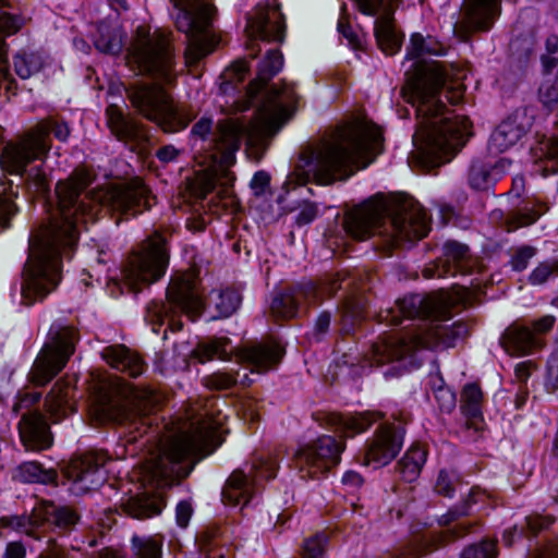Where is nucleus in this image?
Instances as JSON below:
<instances>
[{
    "label": "nucleus",
    "instance_id": "nucleus-12",
    "mask_svg": "<svg viewBox=\"0 0 558 558\" xmlns=\"http://www.w3.org/2000/svg\"><path fill=\"white\" fill-rule=\"evenodd\" d=\"M126 94L132 106L166 133L179 132L190 123V118L173 106L170 96L157 84L133 85Z\"/></svg>",
    "mask_w": 558,
    "mask_h": 558
},
{
    "label": "nucleus",
    "instance_id": "nucleus-49",
    "mask_svg": "<svg viewBox=\"0 0 558 558\" xmlns=\"http://www.w3.org/2000/svg\"><path fill=\"white\" fill-rule=\"evenodd\" d=\"M539 171L544 177L558 172V136L546 144L545 160L539 166Z\"/></svg>",
    "mask_w": 558,
    "mask_h": 558
},
{
    "label": "nucleus",
    "instance_id": "nucleus-9",
    "mask_svg": "<svg viewBox=\"0 0 558 558\" xmlns=\"http://www.w3.org/2000/svg\"><path fill=\"white\" fill-rule=\"evenodd\" d=\"M168 303L151 301L146 307V320L151 325L153 331L158 333L159 327L168 322L172 331L182 329V323L174 317L175 310H180L192 320H195L203 311V302L196 289V279L192 274L174 277L167 290Z\"/></svg>",
    "mask_w": 558,
    "mask_h": 558
},
{
    "label": "nucleus",
    "instance_id": "nucleus-5",
    "mask_svg": "<svg viewBox=\"0 0 558 558\" xmlns=\"http://www.w3.org/2000/svg\"><path fill=\"white\" fill-rule=\"evenodd\" d=\"M344 229L356 240L383 238L389 248L423 239L429 231L424 208L412 196H375L350 210Z\"/></svg>",
    "mask_w": 558,
    "mask_h": 558
},
{
    "label": "nucleus",
    "instance_id": "nucleus-2",
    "mask_svg": "<svg viewBox=\"0 0 558 558\" xmlns=\"http://www.w3.org/2000/svg\"><path fill=\"white\" fill-rule=\"evenodd\" d=\"M446 82L445 68L438 62H417L403 88V97L416 111L413 141L422 154L449 160L471 136L472 124L464 116L450 117L439 98Z\"/></svg>",
    "mask_w": 558,
    "mask_h": 558
},
{
    "label": "nucleus",
    "instance_id": "nucleus-63",
    "mask_svg": "<svg viewBox=\"0 0 558 558\" xmlns=\"http://www.w3.org/2000/svg\"><path fill=\"white\" fill-rule=\"evenodd\" d=\"M270 182V177L265 171H258L254 174L251 181V187L254 191V194L259 196L263 195Z\"/></svg>",
    "mask_w": 558,
    "mask_h": 558
},
{
    "label": "nucleus",
    "instance_id": "nucleus-4",
    "mask_svg": "<svg viewBox=\"0 0 558 558\" xmlns=\"http://www.w3.org/2000/svg\"><path fill=\"white\" fill-rule=\"evenodd\" d=\"M296 101L294 85L282 83L281 86H274L268 92L256 118L250 123L238 119H227L218 123L210 157L218 165L225 179L218 192L223 207L233 206L235 203L228 186L232 181L228 168L234 162V154L240 148L242 138L246 137L250 145H259L266 138L274 136L288 120Z\"/></svg>",
    "mask_w": 558,
    "mask_h": 558
},
{
    "label": "nucleus",
    "instance_id": "nucleus-47",
    "mask_svg": "<svg viewBox=\"0 0 558 558\" xmlns=\"http://www.w3.org/2000/svg\"><path fill=\"white\" fill-rule=\"evenodd\" d=\"M488 167L481 162H474L470 168L469 182L473 189L485 190L492 184Z\"/></svg>",
    "mask_w": 558,
    "mask_h": 558
},
{
    "label": "nucleus",
    "instance_id": "nucleus-55",
    "mask_svg": "<svg viewBox=\"0 0 558 558\" xmlns=\"http://www.w3.org/2000/svg\"><path fill=\"white\" fill-rule=\"evenodd\" d=\"M434 397L444 412H450L456 407V395L448 388L439 386L434 389Z\"/></svg>",
    "mask_w": 558,
    "mask_h": 558
},
{
    "label": "nucleus",
    "instance_id": "nucleus-56",
    "mask_svg": "<svg viewBox=\"0 0 558 558\" xmlns=\"http://www.w3.org/2000/svg\"><path fill=\"white\" fill-rule=\"evenodd\" d=\"M535 254L536 248L533 246L525 245L518 248L511 259L513 269L518 271L524 270Z\"/></svg>",
    "mask_w": 558,
    "mask_h": 558
},
{
    "label": "nucleus",
    "instance_id": "nucleus-1",
    "mask_svg": "<svg viewBox=\"0 0 558 558\" xmlns=\"http://www.w3.org/2000/svg\"><path fill=\"white\" fill-rule=\"evenodd\" d=\"M88 184L89 174L85 170H77L66 181L57 184L59 217H53L32 242L22 286L24 304L41 301L60 282L62 258H71L80 223L96 219L97 210L90 206L92 202L112 213L136 216L149 209L154 201L140 179L102 186L80 199Z\"/></svg>",
    "mask_w": 558,
    "mask_h": 558
},
{
    "label": "nucleus",
    "instance_id": "nucleus-64",
    "mask_svg": "<svg viewBox=\"0 0 558 558\" xmlns=\"http://www.w3.org/2000/svg\"><path fill=\"white\" fill-rule=\"evenodd\" d=\"M192 513H193V509H192V506L190 502H187V501L179 502L177 506V510H175L177 523L181 527H186L190 522V519L192 517Z\"/></svg>",
    "mask_w": 558,
    "mask_h": 558
},
{
    "label": "nucleus",
    "instance_id": "nucleus-6",
    "mask_svg": "<svg viewBox=\"0 0 558 558\" xmlns=\"http://www.w3.org/2000/svg\"><path fill=\"white\" fill-rule=\"evenodd\" d=\"M219 424L209 420L190 423L179 432L163 437L142 466V481L156 488L169 487L187 476L181 462L196 453L213 451Z\"/></svg>",
    "mask_w": 558,
    "mask_h": 558
},
{
    "label": "nucleus",
    "instance_id": "nucleus-17",
    "mask_svg": "<svg viewBox=\"0 0 558 558\" xmlns=\"http://www.w3.org/2000/svg\"><path fill=\"white\" fill-rule=\"evenodd\" d=\"M500 0H464L454 32L466 40L475 31H487L499 14Z\"/></svg>",
    "mask_w": 558,
    "mask_h": 558
},
{
    "label": "nucleus",
    "instance_id": "nucleus-35",
    "mask_svg": "<svg viewBox=\"0 0 558 558\" xmlns=\"http://www.w3.org/2000/svg\"><path fill=\"white\" fill-rule=\"evenodd\" d=\"M283 64L282 54L278 50H270L259 64L258 76L248 86V95L253 98L265 86L266 82L277 74Z\"/></svg>",
    "mask_w": 558,
    "mask_h": 558
},
{
    "label": "nucleus",
    "instance_id": "nucleus-52",
    "mask_svg": "<svg viewBox=\"0 0 558 558\" xmlns=\"http://www.w3.org/2000/svg\"><path fill=\"white\" fill-rule=\"evenodd\" d=\"M98 50L106 53H118L122 47V40L117 34H100L95 40Z\"/></svg>",
    "mask_w": 558,
    "mask_h": 558
},
{
    "label": "nucleus",
    "instance_id": "nucleus-58",
    "mask_svg": "<svg viewBox=\"0 0 558 558\" xmlns=\"http://www.w3.org/2000/svg\"><path fill=\"white\" fill-rule=\"evenodd\" d=\"M546 388L549 392H555L558 389V350L548 361Z\"/></svg>",
    "mask_w": 558,
    "mask_h": 558
},
{
    "label": "nucleus",
    "instance_id": "nucleus-25",
    "mask_svg": "<svg viewBox=\"0 0 558 558\" xmlns=\"http://www.w3.org/2000/svg\"><path fill=\"white\" fill-rule=\"evenodd\" d=\"M101 356L112 368L125 373L130 377H137L145 369V364L138 354L124 345L107 347L104 349Z\"/></svg>",
    "mask_w": 558,
    "mask_h": 558
},
{
    "label": "nucleus",
    "instance_id": "nucleus-43",
    "mask_svg": "<svg viewBox=\"0 0 558 558\" xmlns=\"http://www.w3.org/2000/svg\"><path fill=\"white\" fill-rule=\"evenodd\" d=\"M483 392L476 384H469L463 388L461 409L465 415L476 418L481 415Z\"/></svg>",
    "mask_w": 558,
    "mask_h": 558
},
{
    "label": "nucleus",
    "instance_id": "nucleus-21",
    "mask_svg": "<svg viewBox=\"0 0 558 558\" xmlns=\"http://www.w3.org/2000/svg\"><path fill=\"white\" fill-rule=\"evenodd\" d=\"M100 466L99 458L93 453L73 458L64 469L71 490L83 495L98 488L105 481Z\"/></svg>",
    "mask_w": 558,
    "mask_h": 558
},
{
    "label": "nucleus",
    "instance_id": "nucleus-62",
    "mask_svg": "<svg viewBox=\"0 0 558 558\" xmlns=\"http://www.w3.org/2000/svg\"><path fill=\"white\" fill-rule=\"evenodd\" d=\"M338 29L348 39V43L352 48L357 49L361 47V38L353 32L345 17H341L339 20Z\"/></svg>",
    "mask_w": 558,
    "mask_h": 558
},
{
    "label": "nucleus",
    "instance_id": "nucleus-53",
    "mask_svg": "<svg viewBox=\"0 0 558 558\" xmlns=\"http://www.w3.org/2000/svg\"><path fill=\"white\" fill-rule=\"evenodd\" d=\"M205 385L210 389L223 390L232 387L236 378L228 373H215L204 378Z\"/></svg>",
    "mask_w": 558,
    "mask_h": 558
},
{
    "label": "nucleus",
    "instance_id": "nucleus-31",
    "mask_svg": "<svg viewBox=\"0 0 558 558\" xmlns=\"http://www.w3.org/2000/svg\"><path fill=\"white\" fill-rule=\"evenodd\" d=\"M240 293L231 288L214 290L209 294L207 308L213 319L231 316L241 304Z\"/></svg>",
    "mask_w": 558,
    "mask_h": 558
},
{
    "label": "nucleus",
    "instance_id": "nucleus-22",
    "mask_svg": "<svg viewBox=\"0 0 558 558\" xmlns=\"http://www.w3.org/2000/svg\"><path fill=\"white\" fill-rule=\"evenodd\" d=\"M9 7V0H0V90L4 88L7 93H15V80L9 72L8 65V46L4 38L17 33L25 20L5 9Z\"/></svg>",
    "mask_w": 558,
    "mask_h": 558
},
{
    "label": "nucleus",
    "instance_id": "nucleus-36",
    "mask_svg": "<svg viewBox=\"0 0 558 558\" xmlns=\"http://www.w3.org/2000/svg\"><path fill=\"white\" fill-rule=\"evenodd\" d=\"M375 37L380 50L387 54H393L400 48V40L395 33L392 19L389 14H385L376 21Z\"/></svg>",
    "mask_w": 558,
    "mask_h": 558
},
{
    "label": "nucleus",
    "instance_id": "nucleus-48",
    "mask_svg": "<svg viewBox=\"0 0 558 558\" xmlns=\"http://www.w3.org/2000/svg\"><path fill=\"white\" fill-rule=\"evenodd\" d=\"M218 181L217 170H207L196 177L194 183V194L198 198H206V196L215 189Z\"/></svg>",
    "mask_w": 558,
    "mask_h": 558
},
{
    "label": "nucleus",
    "instance_id": "nucleus-42",
    "mask_svg": "<svg viewBox=\"0 0 558 558\" xmlns=\"http://www.w3.org/2000/svg\"><path fill=\"white\" fill-rule=\"evenodd\" d=\"M162 544L155 537L137 536L131 538L133 558H161Z\"/></svg>",
    "mask_w": 558,
    "mask_h": 558
},
{
    "label": "nucleus",
    "instance_id": "nucleus-46",
    "mask_svg": "<svg viewBox=\"0 0 558 558\" xmlns=\"http://www.w3.org/2000/svg\"><path fill=\"white\" fill-rule=\"evenodd\" d=\"M558 275V259L539 263L530 274L529 281L538 286L545 283L549 278Z\"/></svg>",
    "mask_w": 558,
    "mask_h": 558
},
{
    "label": "nucleus",
    "instance_id": "nucleus-51",
    "mask_svg": "<svg viewBox=\"0 0 558 558\" xmlns=\"http://www.w3.org/2000/svg\"><path fill=\"white\" fill-rule=\"evenodd\" d=\"M496 542L488 541L466 548L461 558H496Z\"/></svg>",
    "mask_w": 558,
    "mask_h": 558
},
{
    "label": "nucleus",
    "instance_id": "nucleus-16",
    "mask_svg": "<svg viewBox=\"0 0 558 558\" xmlns=\"http://www.w3.org/2000/svg\"><path fill=\"white\" fill-rule=\"evenodd\" d=\"M131 400L121 405L113 402L104 403L99 408L102 420L119 423H133L136 416H146L160 403L161 397L148 388H131Z\"/></svg>",
    "mask_w": 558,
    "mask_h": 558
},
{
    "label": "nucleus",
    "instance_id": "nucleus-38",
    "mask_svg": "<svg viewBox=\"0 0 558 558\" xmlns=\"http://www.w3.org/2000/svg\"><path fill=\"white\" fill-rule=\"evenodd\" d=\"M445 52L444 45L432 36H423L415 33L411 36L410 44L407 47V56L410 59H420L429 54H442Z\"/></svg>",
    "mask_w": 558,
    "mask_h": 558
},
{
    "label": "nucleus",
    "instance_id": "nucleus-59",
    "mask_svg": "<svg viewBox=\"0 0 558 558\" xmlns=\"http://www.w3.org/2000/svg\"><path fill=\"white\" fill-rule=\"evenodd\" d=\"M554 523V518L549 515H541V514H531L526 518V526L532 534H536L545 529H547L550 524Z\"/></svg>",
    "mask_w": 558,
    "mask_h": 558
},
{
    "label": "nucleus",
    "instance_id": "nucleus-20",
    "mask_svg": "<svg viewBox=\"0 0 558 558\" xmlns=\"http://www.w3.org/2000/svg\"><path fill=\"white\" fill-rule=\"evenodd\" d=\"M343 444L331 436H322L315 442L307 445L299 453V462L307 466L311 476H316L337 465Z\"/></svg>",
    "mask_w": 558,
    "mask_h": 558
},
{
    "label": "nucleus",
    "instance_id": "nucleus-27",
    "mask_svg": "<svg viewBox=\"0 0 558 558\" xmlns=\"http://www.w3.org/2000/svg\"><path fill=\"white\" fill-rule=\"evenodd\" d=\"M45 409L52 423H59L74 412L69 383L59 380L53 385L45 399Z\"/></svg>",
    "mask_w": 558,
    "mask_h": 558
},
{
    "label": "nucleus",
    "instance_id": "nucleus-24",
    "mask_svg": "<svg viewBox=\"0 0 558 558\" xmlns=\"http://www.w3.org/2000/svg\"><path fill=\"white\" fill-rule=\"evenodd\" d=\"M283 354L282 348L274 341L257 343L242 349L241 356L259 373L274 368Z\"/></svg>",
    "mask_w": 558,
    "mask_h": 558
},
{
    "label": "nucleus",
    "instance_id": "nucleus-3",
    "mask_svg": "<svg viewBox=\"0 0 558 558\" xmlns=\"http://www.w3.org/2000/svg\"><path fill=\"white\" fill-rule=\"evenodd\" d=\"M383 132L367 122H353L338 128L332 135L312 149L303 151L295 169L299 183L313 178L319 184L347 179L365 168L380 153Z\"/></svg>",
    "mask_w": 558,
    "mask_h": 558
},
{
    "label": "nucleus",
    "instance_id": "nucleus-13",
    "mask_svg": "<svg viewBox=\"0 0 558 558\" xmlns=\"http://www.w3.org/2000/svg\"><path fill=\"white\" fill-rule=\"evenodd\" d=\"M169 254L163 236L155 232L142 242L129 257L123 270L126 284L137 291L141 284H150L166 272Z\"/></svg>",
    "mask_w": 558,
    "mask_h": 558
},
{
    "label": "nucleus",
    "instance_id": "nucleus-40",
    "mask_svg": "<svg viewBox=\"0 0 558 558\" xmlns=\"http://www.w3.org/2000/svg\"><path fill=\"white\" fill-rule=\"evenodd\" d=\"M44 64V57L37 51L24 50L14 57V70L22 80L29 78L40 72Z\"/></svg>",
    "mask_w": 558,
    "mask_h": 558
},
{
    "label": "nucleus",
    "instance_id": "nucleus-7",
    "mask_svg": "<svg viewBox=\"0 0 558 558\" xmlns=\"http://www.w3.org/2000/svg\"><path fill=\"white\" fill-rule=\"evenodd\" d=\"M446 312L442 305L438 317L424 319L411 329L385 340L376 349L381 355L380 362L400 360L418 349L453 347L456 340L466 333V327L463 323L442 324Z\"/></svg>",
    "mask_w": 558,
    "mask_h": 558
},
{
    "label": "nucleus",
    "instance_id": "nucleus-50",
    "mask_svg": "<svg viewBox=\"0 0 558 558\" xmlns=\"http://www.w3.org/2000/svg\"><path fill=\"white\" fill-rule=\"evenodd\" d=\"M227 339H217L198 347L197 354L202 362L214 357L221 359L226 353Z\"/></svg>",
    "mask_w": 558,
    "mask_h": 558
},
{
    "label": "nucleus",
    "instance_id": "nucleus-23",
    "mask_svg": "<svg viewBox=\"0 0 558 558\" xmlns=\"http://www.w3.org/2000/svg\"><path fill=\"white\" fill-rule=\"evenodd\" d=\"M19 433L23 446L28 451H41L52 444L49 426L39 412L24 413L19 423Z\"/></svg>",
    "mask_w": 558,
    "mask_h": 558
},
{
    "label": "nucleus",
    "instance_id": "nucleus-44",
    "mask_svg": "<svg viewBox=\"0 0 558 558\" xmlns=\"http://www.w3.org/2000/svg\"><path fill=\"white\" fill-rule=\"evenodd\" d=\"M57 476L53 471H45L37 462L22 463L16 470V477L22 482H41L52 481Z\"/></svg>",
    "mask_w": 558,
    "mask_h": 558
},
{
    "label": "nucleus",
    "instance_id": "nucleus-33",
    "mask_svg": "<svg viewBox=\"0 0 558 558\" xmlns=\"http://www.w3.org/2000/svg\"><path fill=\"white\" fill-rule=\"evenodd\" d=\"M106 116L108 126L119 140H133L140 135L137 123L125 118L118 106L110 105L106 110Z\"/></svg>",
    "mask_w": 558,
    "mask_h": 558
},
{
    "label": "nucleus",
    "instance_id": "nucleus-60",
    "mask_svg": "<svg viewBox=\"0 0 558 558\" xmlns=\"http://www.w3.org/2000/svg\"><path fill=\"white\" fill-rule=\"evenodd\" d=\"M438 494L450 497L454 490L453 477L446 471H440L435 484Z\"/></svg>",
    "mask_w": 558,
    "mask_h": 558
},
{
    "label": "nucleus",
    "instance_id": "nucleus-34",
    "mask_svg": "<svg viewBox=\"0 0 558 558\" xmlns=\"http://www.w3.org/2000/svg\"><path fill=\"white\" fill-rule=\"evenodd\" d=\"M376 420L375 415L371 413L356 415L332 414L330 416V424L336 427V430L352 437L366 430Z\"/></svg>",
    "mask_w": 558,
    "mask_h": 558
},
{
    "label": "nucleus",
    "instance_id": "nucleus-32",
    "mask_svg": "<svg viewBox=\"0 0 558 558\" xmlns=\"http://www.w3.org/2000/svg\"><path fill=\"white\" fill-rule=\"evenodd\" d=\"M39 515L45 521L60 530H70L80 520L78 513L69 506H57L52 502H45L38 509Z\"/></svg>",
    "mask_w": 558,
    "mask_h": 558
},
{
    "label": "nucleus",
    "instance_id": "nucleus-14",
    "mask_svg": "<svg viewBox=\"0 0 558 558\" xmlns=\"http://www.w3.org/2000/svg\"><path fill=\"white\" fill-rule=\"evenodd\" d=\"M76 330L70 326H58L50 330V341L38 353L28 380L35 386H45L65 366L74 353Z\"/></svg>",
    "mask_w": 558,
    "mask_h": 558
},
{
    "label": "nucleus",
    "instance_id": "nucleus-18",
    "mask_svg": "<svg viewBox=\"0 0 558 558\" xmlns=\"http://www.w3.org/2000/svg\"><path fill=\"white\" fill-rule=\"evenodd\" d=\"M245 32L250 38L281 41L286 24L279 5L258 4L247 15Z\"/></svg>",
    "mask_w": 558,
    "mask_h": 558
},
{
    "label": "nucleus",
    "instance_id": "nucleus-30",
    "mask_svg": "<svg viewBox=\"0 0 558 558\" xmlns=\"http://www.w3.org/2000/svg\"><path fill=\"white\" fill-rule=\"evenodd\" d=\"M502 348L511 355L530 354L537 345L532 331L526 327L510 326L501 337Z\"/></svg>",
    "mask_w": 558,
    "mask_h": 558
},
{
    "label": "nucleus",
    "instance_id": "nucleus-19",
    "mask_svg": "<svg viewBox=\"0 0 558 558\" xmlns=\"http://www.w3.org/2000/svg\"><path fill=\"white\" fill-rule=\"evenodd\" d=\"M403 445V430L395 425H383L375 433L364 456L363 463L375 469L389 464Z\"/></svg>",
    "mask_w": 558,
    "mask_h": 558
},
{
    "label": "nucleus",
    "instance_id": "nucleus-28",
    "mask_svg": "<svg viewBox=\"0 0 558 558\" xmlns=\"http://www.w3.org/2000/svg\"><path fill=\"white\" fill-rule=\"evenodd\" d=\"M404 317L423 316L427 319L430 317H438L442 311V304L429 296L421 295H409L399 300L396 304V308Z\"/></svg>",
    "mask_w": 558,
    "mask_h": 558
},
{
    "label": "nucleus",
    "instance_id": "nucleus-37",
    "mask_svg": "<svg viewBox=\"0 0 558 558\" xmlns=\"http://www.w3.org/2000/svg\"><path fill=\"white\" fill-rule=\"evenodd\" d=\"M426 461V451L418 447H411L403 458L398 462V471L407 482H413L418 475Z\"/></svg>",
    "mask_w": 558,
    "mask_h": 558
},
{
    "label": "nucleus",
    "instance_id": "nucleus-10",
    "mask_svg": "<svg viewBox=\"0 0 558 558\" xmlns=\"http://www.w3.org/2000/svg\"><path fill=\"white\" fill-rule=\"evenodd\" d=\"M59 141L65 142L70 129L63 122H41L26 132L17 143L9 144L0 158L1 168L11 174H22L34 160L44 158L49 149V133Z\"/></svg>",
    "mask_w": 558,
    "mask_h": 558
},
{
    "label": "nucleus",
    "instance_id": "nucleus-57",
    "mask_svg": "<svg viewBox=\"0 0 558 558\" xmlns=\"http://www.w3.org/2000/svg\"><path fill=\"white\" fill-rule=\"evenodd\" d=\"M539 99L546 107H553L558 104V87L551 82H545L541 85Z\"/></svg>",
    "mask_w": 558,
    "mask_h": 558
},
{
    "label": "nucleus",
    "instance_id": "nucleus-29",
    "mask_svg": "<svg viewBox=\"0 0 558 558\" xmlns=\"http://www.w3.org/2000/svg\"><path fill=\"white\" fill-rule=\"evenodd\" d=\"M163 507L165 500L160 494L148 493L130 497L122 504L123 511L128 515L138 520L158 515Z\"/></svg>",
    "mask_w": 558,
    "mask_h": 558
},
{
    "label": "nucleus",
    "instance_id": "nucleus-39",
    "mask_svg": "<svg viewBox=\"0 0 558 558\" xmlns=\"http://www.w3.org/2000/svg\"><path fill=\"white\" fill-rule=\"evenodd\" d=\"M545 211L543 204H526L523 208L510 213L505 219V227L508 232L533 225Z\"/></svg>",
    "mask_w": 558,
    "mask_h": 558
},
{
    "label": "nucleus",
    "instance_id": "nucleus-11",
    "mask_svg": "<svg viewBox=\"0 0 558 558\" xmlns=\"http://www.w3.org/2000/svg\"><path fill=\"white\" fill-rule=\"evenodd\" d=\"M171 3L178 11L175 25L189 39L185 62L194 64L214 48V38L207 32L211 16L210 5L206 0H171Z\"/></svg>",
    "mask_w": 558,
    "mask_h": 558
},
{
    "label": "nucleus",
    "instance_id": "nucleus-15",
    "mask_svg": "<svg viewBox=\"0 0 558 558\" xmlns=\"http://www.w3.org/2000/svg\"><path fill=\"white\" fill-rule=\"evenodd\" d=\"M277 463L274 460L258 458L254 461L250 475L235 470L228 477L222 489V501L230 506L246 505L255 490L258 478L276 476Z\"/></svg>",
    "mask_w": 558,
    "mask_h": 558
},
{
    "label": "nucleus",
    "instance_id": "nucleus-41",
    "mask_svg": "<svg viewBox=\"0 0 558 558\" xmlns=\"http://www.w3.org/2000/svg\"><path fill=\"white\" fill-rule=\"evenodd\" d=\"M522 128L514 124L512 120L504 121L492 134V145L502 151L514 145L523 135Z\"/></svg>",
    "mask_w": 558,
    "mask_h": 558
},
{
    "label": "nucleus",
    "instance_id": "nucleus-8",
    "mask_svg": "<svg viewBox=\"0 0 558 558\" xmlns=\"http://www.w3.org/2000/svg\"><path fill=\"white\" fill-rule=\"evenodd\" d=\"M126 65L135 74H147L170 84L174 78L171 33L137 27L128 50Z\"/></svg>",
    "mask_w": 558,
    "mask_h": 558
},
{
    "label": "nucleus",
    "instance_id": "nucleus-45",
    "mask_svg": "<svg viewBox=\"0 0 558 558\" xmlns=\"http://www.w3.org/2000/svg\"><path fill=\"white\" fill-rule=\"evenodd\" d=\"M446 263L452 264L457 269L464 271V264L469 259V247L457 241H447L444 244Z\"/></svg>",
    "mask_w": 558,
    "mask_h": 558
},
{
    "label": "nucleus",
    "instance_id": "nucleus-26",
    "mask_svg": "<svg viewBox=\"0 0 558 558\" xmlns=\"http://www.w3.org/2000/svg\"><path fill=\"white\" fill-rule=\"evenodd\" d=\"M316 294L317 290L313 283L283 292L272 300L271 312L281 318H292L296 315L300 300L304 299L307 302H312V299H316Z\"/></svg>",
    "mask_w": 558,
    "mask_h": 558
},
{
    "label": "nucleus",
    "instance_id": "nucleus-61",
    "mask_svg": "<svg viewBox=\"0 0 558 558\" xmlns=\"http://www.w3.org/2000/svg\"><path fill=\"white\" fill-rule=\"evenodd\" d=\"M323 541L319 536H314L305 541L303 558H322Z\"/></svg>",
    "mask_w": 558,
    "mask_h": 558
},
{
    "label": "nucleus",
    "instance_id": "nucleus-54",
    "mask_svg": "<svg viewBox=\"0 0 558 558\" xmlns=\"http://www.w3.org/2000/svg\"><path fill=\"white\" fill-rule=\"evenodd\" d=\"M0 525L25 533L27 535H33L32 522L26 517H2L0 519Z\"/></svg>",
    "mask_w": 558,
    "mask_h": 558
}]
</instances>
